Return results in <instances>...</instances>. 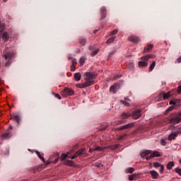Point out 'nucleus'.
Segmentation results:
<instances>
[{"label":"nucleus","instance_id":"f257e3e1","mask_svg":"<svg viewBox=\"0 0 181 181\" xmlns=\"http://www.w3.org/2000/svg\"><path fill=\"white\" fill-rule=\"evenodd\" d=\"M96 75L91 72L85 73V80L86 83H78L76 85L78 88H86V87H90V86H94L95 81H94Z\"/></svg>","mask_w":181,"mask_h":181},{"label":"nucleus","instance_id":"09e8293b","mask_svg":"<svg viewBox=\"0 0 181 181\" xmlns=\"http://www.w3.org/2000/svg\"><path fill=\"white\" fill-rule=\"evenodd\" d=\"M134 177H135V175H129V180H134Z\"/></svg>","mask_w":181,"mask_h":181},{"label":"nucleus","instance_id":"cd10ccee","mask_svg":"<svg viewBox=\"0 0 181 181\" xmlns=\"http://www.w3.org/2000/svg\"><path fill=\"white\" fill-rule=\"evenodd\" d=\"M80 66H84V63H86V57H82L80 58Z\"/></svg>","mask_w":181,"mask_h":181},{"label":"nucleus","instance_id":"20e7f679","mask_svg":"<svg viewBox=\"0 0 181 181\" xmlns=\"http://www.w3.org/2000/svg\"><path fill=\"white\" fill-rule=\"evenodd\" d=\"M153 55H146L144 57H141V60L139 62V67H146L148 66V61L149 60V59H153Z\"/></svg>","mask_w":181,"mask_h":181},{"label":"nucleus","instance_id":"ea45409f","mask_svg":"<svg viewBox=\"0 0 181 181\" xmlns=\"http://www.w3.org/2000/svg\"><path fill=\"white\" fill-rule=\"evenodd\" d=\"M160 144L163 146H166V141H165V139H161L160 140Z\"/></svg>","mask_w":181,"mask_h":181},{"label":"nucleus","instance_id":"2f4dec72","mask_svg":"<svg viewBox=\"0 0 181 181\" xmlns=\"http://www.w3.org/2000/svg\"><path fill=\"white\" fill-rule=\"evenodd\" d=\"M98 52H100L99 49H95L93 52H91V56L94 57V56H96V54H98Z\"/></svg>","mask_w":181,"mask_h":181},{"label":"nucleus","instance_id":"37998d69","mask_svg":"<svg viewBox=\"0 0 181 181\" xmlns=\"http://www.w3.org/2000/svg\"><path fill=\"white\" fill-rule=\"evenodd\" d=\"M160 168V173H163V170H165V167H163V165H161Z\"/></svg>","mask_w":181,"mask_h":181},{"label":"nucleus","instance_id":"0e129e2a","mask_svg":"<svg viewBox=\"0 0 181 181\" xmlns=\"http://www.w3.org/2000/svg\"><path fill=\"white\" fill-rule=\"evenodd\" d=\"M112 54H114V52H110V56H112Z\"/></svg>","mask_w":181,"mask_h":181},{"label":"nucleus","instance_id":"9d476101","mask_svg":"<svg viewBox=\"0 0 181 181\" xmlns=\"http://www.w3.org/2000/svg\"><path fill=\"white\" fill-rule=\"evenodd\" d=\"M119 88V85L115 83L113 86H110V92L113 93V94H115V93H117Z\"/></svg>","mask_w":181,"mask_h":181},{"label":"nucleus","instance_id":"c756f323","mask_svg":"<svg viewBox=\"0 0 181 181\" xmlns=\"http://www.w3.org/2000/svg\"><path fill=\"white\" fill-rule=\"evenodd\" d=\"M114 40H115V37H112L110 39H108L107 41H106V43L107 45H110V43H112V42H114Z\"/></svg>","mask_w":181,"mask_h":181},{"label":"nucleus","instance_id":"13d9d810","mask_svg":"<svg viewBox=\"0 0 181 181\" xmlns=\"http://www.w3.org/2000/svg\"><path fill=\"white\" fill-rule=\"evenodd\" d=\"M59 159H60V158L55 159V160L54 161V163H57L59 162Z\"/></svg>","mask_w":181,"mask_h":181},{"label":"nucleus","instance_id":"9b49d317","mask_svg":"<svg viewBox=\"0 0 181 181\" xmlns=\"http://www.w3.org/2000/svg\"><path fill=\"white\" fill-rule=\"evenodd\" d=\"M84 154H86V148H81L74 153V156L78 158V156H81V155Z\"/></svg>","mask_w":181,"mask_h":181},{"label":"nucleus","instance_id":"bb28decb","mask_svg":"<svg viewBox=\"0 0 181 181\" xmlns=\"http://www.w3.org/2000/svg\"><path fill=\"white\" fill-rule=\"evenodd\" d=\"M122 104H124V105L128 106L129 105V100L128 98H125L124 100H121Z\"/></svg>","mask_w":181,"mask_h":181},{"label":"nucleus","instance_id":"4c0bfd02","mask_svg":"<svg viewBox=\"0 0 181 181\" xmlns=\"http://www.w3.org/2000/svg\"><path fill=\"white\" fill-rule=\"evenodd\" d=\"M119 144H116V145L112 146L111 149H112V151H115V149H117V148H119Z\"/></svg>","mask_w":181,"mask_h":181},{"label":"nucleus","instance_id":"e433bc0d","mask_svg":"<svg viewBox=\"0 0 181 181\" xmlns=\"http://www.w3.org/2000/svg\"><path fill=\"white\" fill-rule=\"evenodd\" d=\"M2 138H4L5 139L9 138V133H4L2 134Z\"/></svg>","mask_w":181,"mask_h":181},{"label":"nucleus","instance_id":"f03ea898","mask_svg":"<svg viewBox=\"0 0 181 181\" xmlns=\"http://www.w3.org/2000/svg\"><path fill=\"white\" fill-rule=\"evenodd\" d=\"M141 158H146V160H151L152 158H159L161 156L159 151H153L152 150H146L140 153Z\"/></svg>","mask_w":181,"mask_h":181},{"label":"nucleus","instance_id":"7c9ffc66","mask_svg":"<svg viewBox=\"0 0 181 181\" xmlns=\"http://www.w3.org/2000/svg\"><path fill=\"white\" fill-rule=\"evenodd\" d=\"M180 105H181V100L176 99L175 100V107H180Z\"/></svg>","mask_w":181,"mask_h":181},{"label":"nucleus","instance_id":"603ef678","mask_svg":"<svg viewBox=\"0 0 181 181\" xmlns=\"http://www.w3.org/2000/svg\"><path fill=\"white\" fill-rule=\"evenodd\" d=\"M55 98H58V100H62V97L59 96V94H55Z\"/></svg>","mask_w":181,"mask_h":181},{"label":"nucleus","instance_id":"49530a36","mask_svg":"<svg viewBox=\"0 0 181 181\" xmlns=\"http://www.w3.org/2000/svg\"><path fill=\"white\" fill-rule=\"evenodd\" d=\"M96 168H101L103 166V164L101 163H98L95 164Z\"/></svg>","mask_w":181,"mask_h":181},{"label":"nucleus","instance_id":"8fccbe9b","mask_svg":"<svg viewBox=\"0 0 181 181\" xmlns=\"http://www.w3.org/2000/svg\"><path fill=\"white\" fill-rule=\"evenodd\" d=\"M177 93L178 94H180L181 93V85L177 87Z\"/></svg>","mask_w":181,"mask_h":181},{"label":"nucleus","instance_id":"c03bdc74","mask_svg":"<svg viewBox=\"0 0 181 181\" xmlns=\"http://www.w3.org/2000/svg\"><path fill=\"white\" fill-rule=\"evenodd\" d=\"M117 129H118V131H122V130L125 129V126L123 125V126L119 127Z\"/></svg>","mask_w":181,"mask_h":181},{"label":"nucleus","instance_id":"864d4df0","mask_svg":"<svg viewBox=\"0 0 181 181\" xmlns=\"http://www.w3.org/2000/svg\"><path fill=\"white\" fill-rule=\"evenodd\" d=\"M108 128V126L103 127L100 129V131H105Z\"/></svg>","mask_w":181,"mask_h":181},{"label":"nucleus","instance_id":"5701e85b","mask_svg":"<svg viewBox=\"0 0 181 181\" xmlns=\"http://www.w3.org/2000/svg\"><path fill=\"white\" fill-rule=\"evenodd\" d=\"M74 77L76 81H80V80H81V74L76 73Z\"/></svg>","mask_w":181,"mask_h":181},{"label":"nucleus","instance_id":"423d86ee","mask_svg":"<svg viewBox=\"0 0 181 181\" xmlns=\"http://www.w3.org/2000/svg\"><path fill=\"white\" fill-rule=\"evenodd\" d=\"M181 121V110L177 112V115L175 117L170 119V124H179Z\"/></svg>","mask_w":181,"mask_h":181},{"label":"nucleus","instance_id":"0eeeda50","mask_svg":"<svg viewBox=\"0 0 181 181\" xmlns=\"http://www.w3.org/2000/svg\"><path fill=\"white\" fill-rule=\"evenodd\" d=\"M169 97H170V92H168L167 93H165V92H162L161 93H160V95L156 98V100H157V101H162L163 99L168 100Z\"/></svg>","mask_w":181,"mask_h":181},{"label":"nucleus","instance_id":"4468645a","mask_svg":"<svg viewBox=\"0 0 181 181\" xmlns=\"http://www.w3.org/2000/svg\"><path fill=\"white\" fill-rule=\"evenodd\" d=\"M100 19H104L107 16V8L105 7L100 8Z\"/></svg>","mask_w":181,"mask_h":181},{"label":"nucleus","instance_id":"dca6fc26","mask_svg":"<svg viewBox=\"0 0 181 181\" xmlns=\"http://www.w3.org/2000/svg\"><path fill=\"white\" fill-rule=\"evenodd\" d=\"M129 40H130V42H133V43H138V42H139V37L134 36V35H132L129 37Z\"/></svg>","mask_w":181,"mask_h":181},{"label":"nucleus","instance_id":"6e6d98bb","mask_svg":"<svg viewBox=\"0 0 181 181\" xmlns=\"http://www.w3.org/2000/svg\"><path fill=\"white\" fill-rule=\"evenodd\" d=\"M129 69H134V64H129Z\"/></svg>","mask_w":181,"mask_h":181},{"label":"nucleus","instance_id":"69168bd1","mask_svg":"<svg viewBox=\"0 0 181 181\" xmlns=\"http://www.w3.org/2000/svg\"><path fill=\"white\" fill-rule=\"evenodd\" d=\"M70 153H71L69 152V151L66 153L67 157H69V155H70Z\"/></svg>","mask_w":181,"mask_h":181},{"label":"nucleus","instance_id":"e2e57ef3","mask_svg":"<svg viewBox=\"0 0 181 181\" xmlns=\"http://www.w3.org/2000/svg\"><path fill=\"white\" fill-rule=\"evenodd\" d=\"M68 59H69V60H71V59H73V57H68Z\"/></svg>","mask_w":181,"mask_h":181},{"label":"nucleus","instance_id":"79ce46f5","mask_svg":"<svg viewBox=\"0 0 181 181\" xmlns=\"http://www.w3.org/2000/svg\"><path fill=\"white\" fill-rule=\"evenodd\" d=\"M169 104L170 105H174V107H175V100H170Z\"/></svg>","mask_w":181,"mask_h":181},{"label":"nucleus","instance_id":"39448f33","mask_svg":"<svg viewBox=\"0 0 181 181\" xmlns=\"http://www.w3.org/2000/svg\"><path fill=\"white\" fill-rule=\"evenodd\" d=\"M11 36L9 35V33L7 31H0V43H1V39L5 43L8 42L9 41V38Z\"/></svg>","mask_w":181,"mask_h":181},{"label":"nucleus","instance_id":"bf43d9fd","mask_svg":"<svg viewBox=\"0 0 181 181\" xmlns=\"http://www.w3.org/2000/svg\"><path fill=\"white\" fill-rule=\"evenodd\" d=\"M68 158H69V159H76V156H73L72 157L69 156Z\"/></svg>","mask_w":181,"mask_h":181},{"label":"nucleus","instance_id":"412c9836","mask_svg":"<svg viewBox=\"0 0 181 181\" xmlns=\"http://www.w3.org/2000/svg\"><path fill=\"white\" fill-rule=\"evenodd\" d=\"M172 168H175V162L174 161H170L167 164L168 170H172Z\"/></svg>","mask_w":181,"mask_h":181},{"label":"nucleus","instance_id":"f3484780","mask_svg":"<svg viewBox=\"0 0 181 181\" xmlns=\"http://www.w3.org/2000/svg\"><path fill=\"white\" fill-rule=\"evenodd\" d=\"M129 117H131V114L127 113V112H123L121 115L120 118H121L122 121H124V119H128V118H129Z\"/></svg>","mask_w":181,"mask_h":181},{"label":"nucleus","instance_id":"6e6552de","mask_svg":"<svg viewBox=\"0 0 181 181\" xmlns=\"http://www.w3.org/2000/svg\"><path fill=\"white\" fill-rule=\"evenodd\" d=\"M62 94L64 97H67L69 95H73L74 94V91L69 88H65L64 90L62 91Z\"/></svg>","mask_w":181,"mask_h":181},{"label":"nucleus","instance_id":"1a4fd4ad","mask_svg":"<svg viewBox=\"0 0 181 181\" xmlns=\"http://www.w3.org/2000/svg\"><path fill=\"white\" fill-rule=\"evenodd\" d=\"M11 119L16 121L18 125H21V116H19L18 115H11Z\"/></svg>","mask_w":181,"mask_h":181},{"label":"nucleus","instance_id":"a211bd4d","mask_svg":"<svg viewBox=\"0 0 181 181\" xmlns=\"http://www.w3.org/2000/svg\"><path fill=\"white\" fill-rule=\"evenodd\" d=\"M4 30H6V23L0 20V32H3Z\"/></svg>","mask_w":181,"mask_h":181},{"label":"nucleus","instance_id":"f704fd0d","mask_svg":"<svg viewBox=\"0 0 181 181\" xmlns=\"http://www.w3.org/2000/svg\"><path fill=\"white\" fill-rule=\"evenodd\" d=\"M66 158H67V154L66 153H62L61 155V157L59 158V159H61V160H64V159H66Z\"/></svg>","mask_w":181,"mask_h":181},{"label":"nucleus","instance_id":"5fc2aeb1","mask_svg":"<svg viewBox=\"0 0 181 181\" xmlns=\"http://www.w3.org/2000/svg\"><path fill=\"white\" fill-rule=\"evenodd\" d=\"M117 33H118V30L116 29L112 31V35H117Z\"/></svg>","mask_w":181,"mask_h":181},{"label":"nucleus","instance_id":"c9c22d12","mask_svg":"<svg viewBox=\"0 0 181 181\" xmlns=\"http://www.w3.org/2000/svg\"><path fill=\"white\" fill-rule=\"evenodd\" d=\"M95 151H99V152H103L104 151V148L103 147L97 146L95 148Z\"/></svg>","mask_w":181,"mask_h":181},{"label":"nucleus","instance_id":"a878e982","mask_svg":"<svg viewBox=\"0 0 181 181\" xmlns=\"http://www.w3.org/2000/svg\"><path fill=\"white\" fill-rule=\"evenodd\" d=\"M155 66H156V62L153 61L148 68V71H152L155 69Z\"/></svg>","mask_w":181,"mask_h":181},{"label":"nucleus","instance_id":"774afa93","mask_svg":"<svg viewBox=\"0 0 181 181\" xmlns=\"http://www.w3.org/2000/svg\"><path fill=\"white\" fill-rule=\"evenodd\" d=\"M179 163H180V165H181V158H180V160H179Z\"/></svg>","mask_w":181,"mask_h":181},{"label":"nucleus","instance_id":"4d7b16f0","mask_svg":"<svg viewBox=\"0 0 181 181\" xmlns=\"http://www.w3.org/2000/svg\"><path fill=\"white\" fill-rule=\"evenodd\" d=\"M44 163H45V165H50L51 162L49 160H47V161L44 162Z\"/></svg>","mask_w":181,"mask_h":181},{"label":"nucleus","instance_id":"c85d7f7f","mask_svg":"<svg viewBox=\"0 0 181 181\" xmlns=\"http://www.w3.org/2000/svg\"><path fill=\"white\" fill-rule=\"evenodd\" d=\"M174 172H175V173H178V175L180 176H181V168L177 167L176 168L174 169Z\"/></svg>","mask_w":181,"mask_h":181},{"label":"nucleus","instance_id":"58836bf2","mask_svg":"<svg viewBox=\"0 0 181 181\" xmlns=\"http://www.w3.org/2000/svg\"><path fill=\"white\" fill-rule=\"evenodd\" d=\"M161 166L160 163H153V167L154 168H160Z\"/></svg>","mask_w":181,"mask_h":181},{"label":"nucleus","instance_id":"393cba45","mask_svg":"<svg viewBox=\"0 0 181 181\" xmlns=\"http://www.w3.org/2000/svg\"><path fill=\"white\" fill-rule=\"evenodd\" d=\"M35 153L37 155V156L42 160V162H46V160H45V158L43 157V154H41L40 152L36 151Z\"/></svg>","mask_w":181,"mask_h":181},{"label":"nucleus","instance_id":"052dcab7","mask_svg":"<svg viewBox=\"0 0 181 181\" xmlns=\"http://www.w3.org/2000/svg\"><path fill=\"white\" fill-rule=\"evenodd\" d=\"M119 77H121V76H115V80H117V78H119Z\"/></svg>","mask_w":181,"mask_h":181},{"label":"nucleus","instance_id":"4be33fe9","mask_svg":"<svg viewBox=\"0 0 181 181\" xmlns=\"http://www.w3.org/2000/svg\"><path fill=\"white\" fill-rule=\"evenodd\" d=\"M64 165H66L67 166H74V162L70 160H65Z\"/></svg>","mask_w":181,"mask_h":181},{"label":"nucleus","instance_id":"3c124183","mask_svg":"<svg viewBox=\"0 0 181 181\" xmlns=\"http://www.w3.org/2000/svg\"><path fill=\"white\" fill-rule=\"evenodd\" d=\"M76 70V66H74V65H71V71H74Z\"/></svg>","mask_w":181,"mask_h":181},{"label":"nucleus","instance_id":"72a5a7b5","mask_svg":"<svg viewBox=\"0 0 181 181\" xmlns=\"http://www.w3.org/2000/svg\"><path fill=\"white\" fill-rule=\"evenodd\" d=\"M8 59V60H7L5 64L6 67H9V66H11V64H12V61H11V59Z\"/></svg>","mask_w":181,"mask_h":181},{"label":"nucleus","instance_id":"338daca9","mask_svg":"<svg viewBox=\"0 0 181 181\" xmlns=\"http://www.w3.org/2000/svg\"><path fill=\"white\" fill-rule=\"evenodd\" d=\"M4 2H8V0H3Z\"/></svg>","mask_w":181,"mask_h":181},{"label":"nucleus","instance_id":"473e14b6","mask_svg":"<svg viewBox=\"0 0 181 181\" xmlns=\"http://www.w3.org/2000/svg\"><path fill=\"white\" fill-rule=\"evenodd\" d=\"M134 170H135V169H134V168H127V173H134Z\"/></svg>","mask_w":181,"mask_h":181},{"label":"nucleus","instance_id":"ddd939ff","mask_svg":"<svg viewBox=\"0 0 181 181\" xmlns=\"http://www.w3.org/2000/svg\"><path fill=\"white\" fill-rule=\"evenodd\" d=\"M132 117L134 119H138L142 117V114H141V110H138L133 112Z\"/></svg>","mask_w":181,"mask_h":181},{"label":"nucleus","instance_id":"7ed1b4c3","mask_svg":"<svg viewBox=\"0 0 181 181\" xmlns=\"http://www.w3.org/2000/svg\"><path fill=\"white\" fill-rule=\"evenodd\" d=\"M3 52L4 54L2 55V57H4L5 60H8V59H9V60H12V59H15V56L16 54L15 50L6 49Z\"/></svg>","mask_w":181,"mask_h":181},{"label":"nucleus","instance_id":"f8f14e48","mask_svg":"<svg viewBox=\"0 0 181 181\" xmlns=\"http://www.w3.org/2000/svg\"><path fill=\"white\" fill-rule=\"evenodd\" d=\"M179 135V132H174L169 134L168 139V141H173V139H176V136Z\"/></svg>","mask_w":181,"mask_h":181},{"label":"nucleus","instance_id":"b1692460","mask_svg":"<svg viewBox=\"0 0 181 181\" xmlns=\"http://www.w3.org/2000/svg\"><path fill=\"white\" fill-rule=\"evenodd\" d=\"M134 126H135L134 122L129 123V124L124 125V129H129Z\"/></svg>","mask_w":181,"mask_h":181},{"label":"nucleus","instance_id":"de8ad7c7","mask_svg":"<svg viewBox=\"0 0 181 181\" xmlns=\"http://www.w3.org/2000/svg\"><path fill=\"white\" fill-rule=\"evenodd\" d=\"M75 64H77V59H74L72 60V65L74 66Z\"/></svg>","mask_w":181,"mask_h":181},{"label":"nucleus","instance_id":"a19ab883","mask_svg":"<svg viewBox=\"0 0 181 181\" xmlns=\"http://www.w3.org/2000/svg\"><path fill=\"white\" fill-rule=\"evenodd\" d=\"M125 136H127V134L119 136L117 139H118V141H121V140H122L123 138H125Z\"/></svg>","mask_w":181,"mask_h":181},{"label":"nucleus","instance_id":"2eb2a0df","mask_svg":"<svg viewBox=\"0 0 181 181\" xmlns=\"http://www.w3.org/2000/svg\"><path fill=\"white\" fill-rule=\"evenodd\" d=\"M149 174L151 175L152 179H158V177H159V173L155 170L149 171Z\"/></svg>","mask_w":181,"mask_h":181},{"label":"nucleus","instance_id":"680f3d73","mask_svg":"<svg viewBox=\"0 0 181 181\" xmlns=\"http://www.w3.org/2000/svg\"><path fill=\"white\" fill-rule=\"evenodd\" d=\"M4 83V81H2V79L0 78V84H2Z\"/></svg>","mask_w":181,"mask_h":181},{"label":"nucleus","instance_id":"aec40b11","mask_svg":"<svg viewBox=\"0 0 181 181\" xmlns=\"http://www.w3.org/2000/svg\"><path fill=\"white\" fill-rule=\"evenodd\" d=\"M153 49V45H148L147 47L144 48V53H148V52H151Z\"/></svg>","mask_w":181,"mask_h":181},{"label":"nucleus","instance_id":"a18cd8bd","mask_svg":"<svg viewBox=\"0 0 181 181\" xmlns=\"http://www.w3.org/2000/svg\"><path fill=\"white\" fill-rule=\"evenodd\" d=\"M174 107L173 106H170L169 108H168L166 110V112H169V111H172V110H173Z\"/></svg>","mask_w":181,"mask_h":181},{"label":"nucleus","instance_id":"6ab92c4d","mask_svg":"<svg viewBox=\"0 0 181 181\" xmlns=\"http://www.w3.org/2000/svg\"><path fill=\"white\" fill-rule=\"evenodd\" d=\"M78 43L81 45V46H86V43H87V39L84 37H80Z\"/></svg>","mask_w":181,"mask_h":181}]
</instances>
